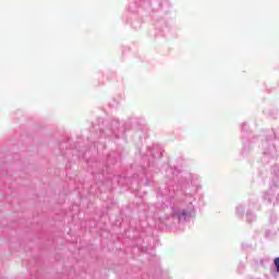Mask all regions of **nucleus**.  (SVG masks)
I'll list each match as a JSON object with an SVG mask.
<instances>
[{"mask_svg": "<svg viewBox=\"0 0 279 279\" xmlns=\"http://www.w3.org/2000/svg\"><path fill=\"white\" fill-rule=\"evenodd\" d=\"M277 204H279V196L277 197Z\"/></svg>", "mask_w": 279, "mask_h": 279, "instance_id": "ddd939ff", "label": "nucleus"}, {"mask_svg": "<svg viewBox=\"0 0 279 279\" xmlns=\"http://www.w3.org/2000/svg\"><path fill=\"white\" fill-rule=\"evenodd\" d=\"M236 215L238 217H243V215H245V206L239 205L236 207Z\"/></svg>", "mask_w": 279, "mask_h": 279, "instance_id": "7ed1b4c3", "label": "nucleus"}, {"mask_svg": "<svg viewBox=\"0 0 279 279\" xmlns=\"http://www.w3.org/2000/svg\"><path fill=\"white\" fill-rule=\"evenodd\" d=\"M274 189H278V183L272 182V183L270 184V191H274Z\"/></svg>", "mask_w": 279, "mask_h": 279, "instance_id": "1a4fd4ad", "label": "nucleus"}, {"mask_svg": "<svg viewBox=\"0 0 279 279\" xmlns=\"http://www.w3.org/2000/svg\"><path fill=\"white\" fill-rule=\"evenodd\" d=\"M247 247H252V245L245 243L242 244V250H247Z\"/></svg>", "mask_w": 279, "mask_h": 279, "instance_id": "9d476101", "label": "nucleus"}, {"mask_svg": "<svg viewBox=\"0 0 279 279\" xmlns=\"http://www.w3.org/2000/svg\"><path fill=\"white\" fill-rule=\"evenodd\" d=\"M174 217H178L179 221H186L193 217V214L186 209H179L174 211Z\"/></svg>", "mask_w": 279, "mask_h": 279, "instance_id": "f03ea898", "label": "nucleus"}, {"mask_svg": "<svg viewBox=\"0 0 279 279\" xmlns=\"http://www.w3.org/2000/svg\"><path fill=\"white\" fill-rule=\"evenodd\" d=\"M272 197H274V194H271L270 192H265L264 199H267L269 204H271Z\"/></svg>", "mask_w": 279, "mask_h": 279, "instance_id": "39448f33", "label": "nucleus"}, {"mask_svg": "<svg viewBox=\"0 0 279 279\" xmlns=\"http://www.w3.org/2000/svg\"><path fill=\"white\" fill-rule=\"evenodd\" d=\"M274 171H275V173H279V168H278V166H275V167H274Z\"/></svg>", "mask_w": 279, "mask_h": 279, "instance_id": "f8f14e48", "label": "nucleus"}, {"mask_svg": "<svg viewBox=\"0 0 279 279\" xmlns=\"http://www.w3.org/2000/svg\"><path fill=\"white\" fill-rule=\"evenodd\" d=\"M111 128H112L113 132H117V130H119V122L118 121H113L111 123Z\"/></svg>", "mask_w": 279, "mask_h": 279, "instance_id": "6e6552de", "label": "nucleus"}, {"mask_svg": "<svg viewBox=\"0 0 279 279\" xmlns=\"http://www.w3.org/2000/svg\"><path fill=\"white\" fill-rule=\"evenodd\" d=\"M254 219H256V216H254V214L247 211L246 213V220L247 221H254Z\"/></svg>", "mask_w": 279, "mask_h": 279, "instance_id": "423d86ee", "label": "nucleus"}, {"mask_svg": "<svg viewBox=\"0 0 279 279\" xmlns=\"http://www.w3.org/2000/svg\"><path fill=\"white\" fill-rule=\"evenodd\" d=\"M162 155H159L158 158H160Z\"/></svg>", "mask_w": 279, "mask_h": 279, "instance_id": "4468645a", "label": "nucleus"}, {"mask_svg": "<svg viewBox=\"0 0 279 279\" xmlns=\"http://www.w3.org/2000/svg\"><path fill=\"white\" fill-rule=\"evenodd\" d=\"M246 128H247V123H242V132H245Z\"/></svg>", "mask_w": 279, "mask_h": 279, "instance_id": "9b49d317", "label": "nucleus"}, {"mask_svg": "<svg viewBox=\"0 0 279 279\" xmlns=\"http://www.w3.org/2000/svg\"><path fill=\"white\" fill-rule=\"evenodd\" d=\"M274 265H275V269H276L277 274H279V257H276L274 259Z\"/></svg>", "mask_w": 279, "mask_h": 279, "instance_id": "0eeeda50", "label": "nucleus"}, {"mask_svg": "<svg viewBox=\"0 0 279 279\" xmlns=\"http://www.w3.org/2000/svg\"><path fill=\"white\" fill-rule=\"evenodd\" d=\"M265 112L271 119H276V117H278V111H276V110H266Z\"/></svg>", "mask_w": 279, "mask_h": 279, "instance_id": "20e7f679", "label": "nucleus"}, {"mask_svg": "<svg viewBox=\"0 0 279 279\" xmlns=\"http://www.w3.org/2000/svg\"><path fill=\"white\" fill-rule=\"evenodd\" d=\"M276 133L274 131H268L266 133L265 140L262 142V149L266 158H277L278 149L276 148Z\"/></svg>", "mask_w": 279, "mask_h": 279, "instance_id": "f257e3e1", "label": "nucleus"}]
</instances>
